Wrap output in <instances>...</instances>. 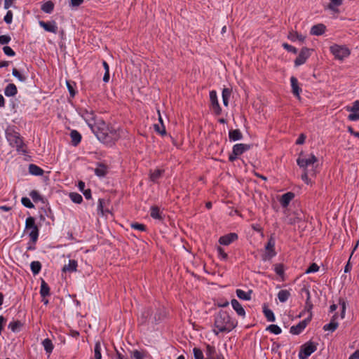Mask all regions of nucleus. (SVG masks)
<instances>
[{
	"instance_id": "obj_53",
	"label": "nucleus",
	"mask_w": 359,
	"mask_h": 359,
	"mask_svg": "<svg viewBox=\"0 0 359 359\" xmlns=\"http://www.w3.org/2000/svg\"><path fill=\"white\" fill-rule=\"evenodd\" d=\"M319 270V266L316 264L313 263L306 270V273H311L316 272Z\"/></svg>"
},
{
	"instance_id": "obj_11",
	"label": "nucleus",
	"mask_w": 359,
	"mask_h": 359,
	"mask_svg": "<svg viewBox=\"0 0 359 359\" xmlns=\"http://www.w3.org/2000/svg\"><path fill=\"white\" fill-rule=\"evenodd\" d=\"M311 50L308 48H303L294 60L295 65L299 66L305 63L311 55Z\"/></svg>"
},
{
	"instance_id": "obj_60",
	"label": "nucleus",
	"mask_w": 359,
	"mask_h": 359,
	"mask_svg": "<svg viewBox=\"0 0 359 359\" xmlns=\"http://www.w3.org/2000/svg\"><path fill=\"white\" fill-rule=\"evenodd\" d=\"M275 271L279 276H283L284 273V269L282 264L275 265Z\"/></svg>"
},
{
	"instance_id": "obj_30",
	"label": "nucleus",
	"mask_w": 359,
	"mask_h": 359,
	"mask_svg": "<svg viewBox=\"0 0 359 359\" xmlns=\"http://www.w3.org/2000/svg\"><path fill=\"white\" fill-rule=\"evenodd\" d=\"M70 137H71V139H72V144L74 146L78 145V144L80 143V142L81 140V135L76 130L71 131Z\"/></svg>"
},
{
	"instance_id": "obj_26",
	"label": "nucleus",
	"mask_w": 359,
	"mask_h": 359,
	"mask_svg": "<svg viewBox=\"0 0 359 359\" xmlns=\"http://www.w3.org/2000/svg\"><path fill=\"white\" fill-rule=\"evenodd\" d=\"M330 3L327 6V8L334 13H338V7L342 4L343 0H330Z\"/></svg>"
},
{
	"instance_id": "obj_38",
	"label": "nucleus",
	"mask_w": 359,
	"mask_h": 359,
	"mask_svg": "<svg viewBox=\"0 0 359 359\" xmlns=\"http://www.w3.org/2000/svg\"><path fill=\"white\" fill-rule=\"evenodd\" d=\"M231 90L229 88H224L222 90V100L224 106L227 107L229 104V100L231 96Z\"/></svg>"
},
{
	"instance_id": "obj_4",
	"label": "nucleus",
	"mask_w": 359,
	"mask_h": 359,
	"mask_svg": "<svg viewBox=\"0 0 359 359\" xmlns=\"http://www.w3.org/2000/svg\"><path fill=\"white\" fill-rule=\"evenodd\" d=\"M6 139L9 144L15 147L18 152L22 154L26 153L25 145L20 135V134L13 130L8 129L6 131Z\"/></svg>"
},
{
	"instance_id": "obj_25",
	"label": "nucleus",
	"mask_w": 359,
	"mask_h": 359,
	"mask_svg": "<svg viewBox=\"0 0 359 359\" xmlns=\"http://www.w3.org/2000/svg\"><path fill=\"white\" fill-rule=\"evenodd\" d=\"M18 93L17 87L13 83L8 84L4 89V94L7 97L15 96Z\"/></svg>"
},
{
	"instance_id": "obj_43",
	"label": "nucleus",
	"mask_w": 359,
	"mask_h": 359,
	"mask_svg": "<svg viewBox=\"0 0 359 359\" xmlns=\"http://www.w3.org/2000/svg\"><path fill=\"white\" fill-rule=\"evenodd\" d=\"M266 330L269 331L271 333H273L275 334H279L281 333L282 330L279 326L277 325H270L266 327Z\"/></svg>"
},
{
	"instance_id": "obj_18",
	"label": "nucleus",
	"mask_w": 359,
	"mask_h": 359,
	"mask_svg": "<svg viewBox=\"0 0 359 359\" xmlns=\"http://www.w3.org/2000/svg\"><path fill=\"white\" fill-rule=\"evenodd\" d=\"M294 194L292 192H287L282 195L280 203L283 208H286L290 201L294 198Z\"/></svg>"
},
{
	"instance_id": "obj_32",
	"label": "nucleus",
	"mask_w": 359,
	"mask_h": 359,
	"mask_svg": "<svg viewBox=\"0 0 359 359\" xmlns=\"http://www.w3.org/2000/svg\"><path fill=\"white\" fill-rule=\"evenodd\" d=\"M236 292L237 297L241 299L250 300L251 299V293H252L251 290L246 292L241 289H237Z\"/></svg>"
},
{
	"instance_id": "obj_13",
	"label": "nucleus",
	"mask_w": 359,
	"mask_h": 359,
	"mask_svg": "<svg viewBox=\"0 0 359 359\" xmlns=\"http://www.w3.org/2000/svg\"><path fill=\"white\" fill-rule=\"evenodd\" d=\"M238 239V235L236 233H230L222 236L219 239V243L223 245H229Z\"/></svg>"
},
{
	"instance_id": "obj_49",
	"label": "nucleus",
	"mask_w": 359,
	"mask_h": 359,
	"mask_svg": "<svg viewBox=\"0 0 359 359\" xmlns=\"http://www.w3.org/2000/svg\"><path fill=\"white\" fill-rule=\"evenodd\" d=\"M82 116L83 117V118L88 124L90 123L93 126H97V124H94L93 123H92V121L94 119L93 114L92 113H88V111H86L85 114L82 115Z\"/></svg>"
},
{
	"instance_id": "obj_51",
	"label": "nucleus",
	"mask_w": 359,
	"mask_h": 359,
	"mask_svg": "<svg viewBox=\"0 0 359 359\" xmlns=\"http://www.w3.org/2000/svg\"><path fill=\"white\" fill-rule=\"evenodd\" d=\"M22 204L28 208H33L34 206L31 202L30 199L27 197H23L21 199Z\"/></svg>"
},
{
	"instance_id": "obj_59",
	"label": "nucleus",
	"mask_w": 359,
	"mask_h": 359,
	"mask_svg": "<svg viewBox=\"0 0 359 359\" xmlns=\"http://www.w3.org/2000/svg\"><path fill=\"white\" fill-rule=\"evenodd\" d=\"M104 201V199L100 198L98 200V205H97V211L98 212H100L102 215H104V210L103 209V203Z\"/></svg>"
},
{
	"instance_id": "obj_45",
	"label": "nucleus",
	"mask_w": 359,
	"mask_h": 359,
	"mask_svg": "<svg viewBox=\"0 0 359 359\" xmlns=\"http://www.w3.org/2000/svg\"><path fill=\"white\" fill-rule=\"evenodd\" d=\"M339 323H330L328 324H326L323 326V330L325 331H330L334 332L337 330L338 327Z\"/></svg>"
},
{
	"instance_id": "obj_3",
	"label": "nucleus",
	"mask_w": 359,
	"mask_h": 359,
	"mask_svg": "<svg viewBox=\"0 0 359 359\" xmlns=\"http://www.w3.org/2000/svg\"><path fill=\"white\" fill-rule=\"evenodd\" d=\"M163 316V312L161 309L147 308L142 312L139 320L142 324L154 325L161 321Z\"/></svg>"
},
{
	"instance_id": "obj_33",
	"label": "nucleus",
	"mask_w": 359,
	"mask_h": 359,
	"mask_svg": "<svg viewBox=\"0 0 359 359\" xmlns=\"http://www.w3.org/2000/svg\"><path fill=\"white\" fill-rule=\"evenodd\" d=\"M95 174L98 177H104L107 173V167L103 164H99L96 168H95Z\"/></svg>"
},
{
	"instance_id": "obj_54",
	"label": "nucleus",
	"mask_w": 359,
	"mask_h": 359,
	"mask_svg": "<svg viewBox=\"0 0 359 359\" xmlns=\"http://www.w3.org/2000/svg\"><path fill=\"white\" fill-rule=\"evenodd\" d=\"M217 252H218V255L219 256V257L223 259V260H226L228 258V255L227 254L224 252V250L221 248V247H218L217 248Z\"/></svg>"
},
{
	"instance_id": "obj_22",
	"label": "nucleus",
	"mask_w": 359,
	"mask_h": 359,
	"mask_svg": "<svg viewBox=\"0 0 359 359\" xmlns=\"http://www.w3.org/2000/svg\"><path fill=\"white\" fill-rule=\"evenodd\" d=\"M325 31V26L323 24L313 25L311 29V34L315 36L322 35Z\"/></svg>"
},
{
	"instance_id": "obj_27",
	"label": "nucleus",
	"mask_w": 359,
	"mask_h": 359,
	"mask_svg": "<svg viewBox=\"0 0 359 359\" xmlns=\"http://www.w3.org/2000/svg\"><path fill=\"white\" fill-rule=\"evenodd\" d=\"M290 296V292L287 290H281L278 293V298L282 303L287 302Z\"/></svg>"
},
{
	"instance_id": "obj_52",
	"label": "nucleus",
	"mask_w": 359,
	"mask_h": 359,
	"mask_svg": "<svg viewBox=\"0 0 359 359\" xmlns=\"http://www.w3.org/2000/svg\"><path fill=\"white\" fill-rule=\"evenodd\" d=\"M195 359H203V353L198 348H194L193 350Z\"/></svg>"
},
{
	"instance_id": "obj_39",
	"label": "nucleus",
	"mask_w": 359,
	"mask_h": 359,
	"mask_svg": "<svg viewBox=\"0 0 359 359\" xmlns=\"http://www.w3.org/2000/svg\"><path fill=\"white\" fill-rule=\"evenodd\" d=\"M163 172V170L156 169L151 172L150 179L152 182H156L162 175Z\"/></svg>"
},
{
	"instance_id": "obj_42",
	"label": "nucleus",
	"mask_w": 359,
	"mask_h": 359,
	"mask_svg": "<svg viewBox=\"0 0 359 359\" xmlns=\"http://www.w3.org/2000/svg\"><path fill=\"white\" fill-rule=\"evenodd\" d=\"M69 198L74 203L77 204H80L83 201L81 195L76 192L70 193Z\"/></svg>"
},
{
	"instance_id": "obj_21",
	"label": "nucleus",
	"mask_w": 359,
	"mask_h": 359,
	"mask_svg": "<svg viewBox=\"0 0 359 359\" xmlns=\"http://www.w3.org/2000/svg\"><path fill=\"white\" fill-rule=\"evenodd\" d=\"M274 246L275 241L273 238L271 237L265 247L266 250L269 252L266 255L269 258H271L276 255V252H274Z\"/></svg>"
},
{
	"instance_id": "obj_50",
	"label": "nucleus",
	"mask_w": 359,
	"mask_h": 359,
	"mask_svg": "<svg viewBox=\"0 0 359 359\" xmlns=\"http://www.w3.org/2000/svg\"><path fill=\"white\" fill-rule=\"evenodd\" d=\"M309 175H314L312 172H310V170H304V173L302 175V180L307 184L311 183L309 179Z\"/></svg>"
},
{
	"instance_id": "obj_41",
	"label": "nucleus",
	"mask_w": 359,
	"mask_h": 359,
	"mask_svg": "<svg viewBox=\"0 0 359 359\" xmlns=\"http://www.w3.org/2000/svg\"><path fill=\"white\" fill-rule=\"evenodd\" d=\"M287 37L292 41H294L296 40L303 41L304 40V36L294 32H290Z\"/></svg>"
},
{
	"instance_id": "obj_57",
	"label": "nucleus",
	"mask_w": 359,
	"mask_h": 359,
	"mask_svg": "<svg viewBox=\"0 0 359 359\" xmlns=\"http://www.w3.org/2000/svg\"><path fill=\"white\" fill-rule=\"evenodd\" d=\"M283 47L287 50V51L289 52H292V53H297V50L295 47L288 44V43H284L283 44Z\"/></svg>"
},
{
	"instance_id": "obj_46",
	"label": "nucleus",
	"mask_w": 359,
	"mask_h": 359,
	"mask_svg": "<svg viewBox=\"0 0 359 359\" xmlns=\"http://www.w3.org/2000/svg\"><path fill=\"white\" fill-rule=\"evenodd\" d=\"M22 326V323L17 320L11 322L8 325V328L11 329L13 332H18L19 328Z\"/></svg>"
},
{
	"instance_id": "obj_19",
	"label": "nucleus",
	"mask_w": 359,
	"mask_h": 359,
	"mask_svg": "<svg viewBox=\"0 0 359 359\" xmlns=\"http://www.w3.org/2000/svg\"><path fill=\"white\" fill-rule=\"evenodd\" d=\"M302 291H304L306 294V300L305 303L304 311L309 313V315H312L311 310L313 309V304L311 301V294L308 289L304 288Z\"/></svg>"
},
{
	"instance_id": "obj_47",
	"label": "nucleus",
	"mask_w": 359,
	"mask_h": 359,
	"mask_svg": "<svg viewBox=\"0 0 359 359\" xmlns=\"http://www.w3.org/2000/svg\"><path fill=\"white\" fill-rule=\"evenodd\" d=\"M216 353L215 348L210 345H207L206 346V355L207 358H215V355Z\"/></svg>"
},
{
	"instance_id": "obj_20",
	"label": "nucleus",
	"mask_w": 359,
	"mask_h": 359,
	"mask_svg": "<svg viewBox=\"0 0 359 359\" xmlns=\"http://www.w3.org/2000/svg\"><path fill=\"white\" fill-rule=\"evenodd\" d=\"M229 138L230 141H238L243 139V134L238 129L230 130L229 132Z\"/></svg>"
},
{
	"instance_id": "obj_56",
	"label": "nucleus",
	"mask_w": 359,
	"mask_h": 359,
	"mask_svg": "<svg viewBox=\"0 0 359 359\" xmlns=\"http://www.w3.org/2000/svg\"><path fill=\"white\" fill-rule=\"evenodd\" d=\"M4 21L7 24H11L13 20V13L11 11H8L4 18Z\"/></svg>"
},
{
	"instance_id": "obj_1",
	"label": "nucleus",
	"mask_w": 359,
	"mask_h": 359,
	"mask_svg": "<svg viewBox=\"0 0 359 359\" xmlns=\"http://www.w3.org/2000/svg\"><path fill=\"white\" fill-rule=\"evenodd\" d=\"M88 126L95 134L97 139L107 145H112L116 142L121 136V132L118 128L107 125L104 122L97 123V126H93L88 123Z\"/></svg>"
},
{
	"instance_id": "obj_10",
	"label": "nucleus",
	"mask_w": 359,
	"mask_h": 359,
	"mask_svg": "<svg viewBox=\"0 0 359 359\" xmlns=\"http://www.w3.org/2000/svg\"><path fill=\"white\" fill-rule=\"evenodd\" d=\"M311 320V314L309 316L308 318L304 319V320L299 322L297 325H293L290 327V333L292 334H300L306 327L308 323Z\"/></svg>"
},
{
	"instance_id": "obj_24",
	"label": "nucleus",
	"mask_w": 359,
	"mask_h": 359,
	"mask_svg": "<svg viewBox=\"0 0 359 359\" xmlns=\"http://www.w3.org/2000/svg\"><path fill=\"white\" fill-rule=\"evenodd\" d=\"M163 212L160 210L159 208L157 206H152L150 208V215L153 219L162 220L163 219Z\"/></svg>"
},
{
	"instance_id": "obj_63",
	"label": "nucleus",
	"mask_w": 359,
	"mask_h": 359,
	"mask_svg": "<svg viewBox=\"0 0 359 359\" xmlns=\"http://www.w3.org/2000/svg\"><path fill=\"white\" fill-rule=\"evenodd\" d=\"M132 356L135 358V359H143L144 358V355L142 352L137 351V350H135L133 352V354H132Z\"/></svg>"
},
{
	"instance_id": "obj_58",
	"label": "nucleus",
	"mask_w": 359,
	"mask_h": 359,
	"mask_svg": "<svg viewBox=\"0 0 359 359\" xmlns=\"http://www.w3.org/2000/svg\"><path fill=\"white\" fill-rule=\"evenodd\" d=\"M131 227L138 231H144L146 230V226L144 224L139 223H134L131 224Z\"/></svg>"
},
{
	"instance_id": "obj_17",
	"label": "nucleus",
	"mask_w": 359,
	"mask_h": 359,
	"mask_svg": "<svg viewBox=\"0 0 359 359\" xmlns=\"http://www.w3.org/2000/svg\"><path fill=\"white\" fill-rule=\"evenodd\" d=\"M231 306L237 314L243 318L245 317V311L242 305L236 299L231 300Z\"/></svg>"
},
{
	"instance_id": "obj_9",
	"label": "nucleus",
	"mask_w": 359,
	"mask_h": 359,
	"mask_svg": "<svg viewBox=\"0 0 359 359\" xmlns=\"http://www.w3.org/2000/svg\"><path fill=\"white\" fill-rule=\"evenodd\" d=\"M346 110L351 112L348 116V120L352 121L359 120V100L355 101L352 107H347Z\"/></svg>"
},
{
	"instance_id": "obj_7",
	"label": "nucleus",
	"mask_w": 359,
	"mask_h": 359,
	"mask_svg": "<svg viewBox=\"0 0 359 359\" xmlns=\"http://www.w3.org/2000/svg\"><path fill=\"white\" fill-rule=\"evenodd\" d=\"M330 51L337 60H342L349 56L351 52L345 46L334 44L330 46Z\"/></svg>"
},
{
	"instance_id": "obj_36",
	"label": "nucleus",
	"mask_w": 359,
	"mask_h": 359,
	"mask_svg": "<svg viewBox=\"0 0 359 359\" xmlns=\"http://www.w3.org/2000/svg\"><path fill=\"white\" fill-rule=\"evenodd\" d=\"M30 268L34 275H37L41 269V264L39 261H33L30 264Z\"/></svg>"
},
{
	"instance_id": "obj_12",
	"label": "nucleus",
	"mask_w": 359,
	"mask_h": 359,
	"mask_svg": "<svg viewBox=\"0 0 359 359\" xmlns=\"http://www.w3.org/2000/svg\"><path fill=\"white\" fill-rule=\"evenodd\" d=\"M210 100L212 110L217 115H219L222 112V109L219 104L217 95L215 90H211L210 92Z\"/></svg>"
},
{
	"instance_id": "obj_62",
	"label": "nucleus",
	"mask_w": 359,
	"mask_h": 359,
	"mask_svg": "<svg viewBox=\"0 0 359 359\" xmlns=\"http://www.w3.org/2000/svg\"><path fill=\"white\" fill-rule=\"evenodd\" d=\"M67 87L72 97H74L76 94V91L74 89L73 85L70 81H67Z\"/></svg>"
},
{
	"instance_id": "obj_35",
	"label": "nucleus",
	"mask_w": 359,
	"mask_h": 359,
	"mask_svg": "<svg viewBox=\"0 0 359 359\" xmlns=\"http://www.w3.org/2000/svg\"><path fill=\"white\" fill-rule=\"evenodd\" d=\"M263 312L266 318V320L269 322H274L276 320L275 316L273 314V312L268 309L266 306L263 308Z\"/></svg>"
},
{
	"instance_id": "obj_5",
	"label": "nucleus",
	"mask_w": 359,
	"mask_h": 359,
	"mask_svg": "<svg viewBox=\"0 0 359 359\" xmlns=\"http://www.w3.org/2000/svg\"><path fill=\"white\" fill-rule=\"evenodd\" d=\"M317 161L318 159L313 154H311L309 156H299L297 160V165L300 168L304 170H310V172H312L313 175H316L315 163Z\"/></svg>"
},
{
	"instance_id": "obj_37",
	"label": "nucleus",
	"mask_w": 359,
	"mask_h": 359,
	"mask_svg": "<svg viewBox=\"0 0 359 359\" xmlns=\"http://www.w3.org/2000/svg\"><path fill=\"white\" fill-rule=\"evenodd\" d=\"M54 9V4L50 1H46L41 6V10L46 13H51Z\"/></svg>"
},
{
	"instance_id": "obj_44",
	"label": "nucleus",
	"mask_w": 359,
	"mask_h": 359,
	"mask_svg": "<svg viewBox=\"0 0 359 359\" xmlns=\"http://www.w3.org/2000/svg\"><path fill=\"white\" fill-rule=\"evenodd\" d=\"M94 359H102L101 345L97 342L94 347Z\"/></svg>"
},
{
	"instance_id": "obj_61",
	"label": "nucleus",
	"mask_w": 359,
	"mask_h": 359,
	"mask_svg": "<svg viewBox=\"0 0 359 359\" xmlns=\"http://www.w3.org/2000/svg\"><path fill=\"white\" fill-rule=\"evenodd\" d=\"M11 37L8 35H1L0 36V43L1 44H7L10 42Z\"/></svg>"
},
{
	"instance_id": "obj_64",
	"label": "nucleus",
	"mask_w": 359,
	"mask_h": 359,
	"mask_svg": "<svg viewBox=\"0 0 359 359\" xmlns=\"http://www.w3.org/2000/svg\"><path fill=\"white\" fill-rule=\"evenodd\" d=\"M306 140V135L302 133L296 140L297 144H303Z\"/></svg>"
},
{
	"instance_id": "obj_31",
	"label": "nucleus",
	"mask_w": 359,
	"mask_h": 359,
	"mask_svg": "<svg viewBox=\"0 0 359 359\" xmlns=\"http://www.w3.org/2000/svg\"><path fill=\"white\" fill-rule=\"evenodd\" d=\"M42 345L46 351V353L50 354L53 350L54 346L52 343V341L46 338L42 341Z\"/></svg>"
},
{
	"instance_id": "obj_28",
	"label": "nucleus",
	"mask_w": 359,
	"mask_h": 359,
	"mask_svg": "<svg viewBox=\"0 0 359 359\" xmlns=\"http://www.w3.org/2000/svg\"><path fill=\"white\" fill-rule=\"evenodd\" d=\"M302 220L301 214L299 212H294L290 215L287 218V223L290 224H294L298 223Z\"/></svg>"
},
{
	"instance_id": "obj_48",
	"label": "nucleus",
	"mask_w": 359,
	"mask_h": 359,
	"mask_svg": "<svg viewBox=\"0 0 359 359\" xmlns=\"http://www.w3.org/2000/svg\"><path fill=\"white\" fill-rule=\"evenodd\" d=\"M12 74L13 76L17 78L20 81L24 82L26 80V77L24 75L21 74L20 72L15 68L13 69Z\"/></svg>"
},
{
	"instance_id": "obj_15",
	"label": "nucleus",
	"mask_w": 359,
	"mask_h": 359,
	"mask_svg": "<svg viewBox=\"0 0 359 359\" xmlns=\"http://www.w3.org/2000/svg\"><path fill=\"white\" fill-rule=\"evenodd\" d=\"M251 145L247 144H236L233 147L234 155L240 156L250 149Z\"/></svg>"
},
{
	"instance_id": "obj_55",
	"label": "nucleus",
	"mask_w": 359,
	"mask_h": 359,
	"mask_svg": "<svg viewBox=\"0 0 359 359\" xmlns=\"http://www.w3.org/2000/svg\"><path fill=\"white\" fill-rule=\"evenodd\" d=\"M4 53L8 55L13 57L15 55V53L13 51V50L10 46H4L3 48Z\"/></svg>"
},
{
	"instance_id": "obj_8",
	"label": "nucleus",
	"mask_w": 359,
	"mask_h": 359,
	"mask_svg": "<svg viewBox=\"0 0 359 359\" xmlns=\"http://www.w3.org/2000/svg\"><path fill=\"white\" fill-rule=\"evenodd\" d=\"M317 350V344L313 341H309L301 347L299 353V359H306Z\"/></svg>"
},
{
	"instance_id": "obj_16",
	"label": "nucleus",
	"mask_w": 359,
	"mask_h": 359,
	"mask_svg": "<svg viewBox=\"0 0 359 359\" xmlns=\"http://www.w3.org/2000/svg\"><path fill=\"white\" fill-rule=\"evenodd\" d=\"M290 83L292 87V92L297 97H300V93L302 92V89L299 86L298 80L296 77L292 76L290 78Z\"/></svg>"
},
{
	"instance_id": "obj_40",
	"label": "nucleus",
	"mask_w": 359,
	"mask_h": 359,
	"mask_svg": "<svg viewBox=\"0 0 359 359\" xmlns=\"http://www.w3.org/2000/svg\"><path fill=\"white\" fill-rule=\"evenodd\" d=\"M29 196L34 202L41 201L42 203H45L43 198L39 194L37 191H32L29 193Z\"/></svg>"
},
{
	"instance_id": "obj_6",
	"label": "nucleus",
	"mask_w": 359,
	"mask_h": 359,
	"mask_svg": "<svg viewBox=\"0 0 359 359\" xmlns=\"http://www.w3.org/2000/svg\"><path fill=\"white\" fill-rule=\"evenodd\" d=\"M25 229L32 242L35 243L39 237V229L35 224V219L32 217H29L25 221Z\"/></svg>"
},
{
	"instance_id": "obj_34",
	"label": "nucleus",
	"mask_w": 359,
	"mask_h": 359,
	"mask_svg": "<svg viewBox=\"0 0 359 359\" xmlns=\"http://www.w3.org/2000/svg\"><path fill=\"white\" fill-rule=\"evenodd\" d=\"M40 294L43 297L50 295V287L43 280H42L41 284Z\"/></svg>"
},
{
	"instance_id": "obj_23",
	"label": "nucleus",
	"mask_w": 359,
	"mask_h": 359,
	"mask_svg": "<svg viewBox=\"0 0 359 359\" xmlns=\"http://www.w3.org/2000/svg\"><path fill=\"white\" fill-rule=\"evenodd\" d=\"M77 262L74 259H69L68 264H65L62 268L63 272H74L77 269Z\"/></svg>"
},
{
	"instance_id": "obj_2",
	"label": "nucleus",
	"mask_w": 359,
	"mask_h": 359,
	"mask_svg": "<svg viewBox=\"0 0 359 359\" xmlns=\"http://www.w3.org/2000/svg\"><path fill=\"white\" fill-rule=\"evenodd\" d=\"M237 322L231 319L226 311H219L215 314L214 318L213 332L218 335L220 332H229L236 327Z\"/></svg>"
},
{
	"instance_id": "obj_29",
	"label": "nucleus",
	"mask_w": 359,
	"mask_h": 359,
	"mask_svg": "<svg viewBox=\"0 0 359 359\" xmlns=\"http://www.w3.org/2000/svg\"><path fill=\"white\" fill-rule=\"evenodd\" d=\"M29 172L30 174L36 176H40L43 174V170L34 164L29 165Z\"/></svg>"
},
{
	"instance_id": "obj_14",
	"label": "nucleus",
	"mask_w": 359,
	"mask_h": 359,
	"mask_svg": "<svg viewBox=\"0 0 359 359\" xmlns=\"http://www.w3.org/2000/svg\"><path fill=\"white\" fill-rule=\"evenodd\" d=\"M39 25L43 27L46 32L56 34L57 32V26L55 21H39Z\"/></svg>"
}]
</instances>
